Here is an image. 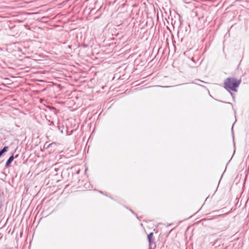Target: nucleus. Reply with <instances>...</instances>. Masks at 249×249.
Instances as JSON below:
<instances>
[{
	"label": "nucleus",
	"instance_id": "obj_1",
	"mask_svg": "<svg viewBox=\"0 0 249 249\" xmlns=\"http://www.w3.org/2000/svg\"><path fill=\"white\" fill-rule=\"evenodd\" d=\"M242 82L241 79H237L235 77H228L226 78L224 82V88L231 94L233 98V93L231 91L236 92L237 89Z\"/></svg>",
	"mask_w": 249,
	"mask_h": 249
},
{
	"label": "nucleus",
	"instance_id": "obj_2",
	"mask_svg": "<svg viewBox=\"0 0 249 249\" xmlns=\"http://www.w3.org/2000/svg\"><path fill=\"white\" fill-rule=\"evenodd\" d=\"M58 164H54L52 167L51 173L54 176H58L60 175L62 178H64V176L67 173V171L64 170L63 168L61 166L57 167Z\"/></svg>",
	"mask_w": 249,
	"mask_h": 249
},
{
	"label": "nucleus",
	"instance_id": "obj_3",
	"mask_svg": "<svg viewBox=\"0 0 249 249\" xmlns=\"http://www.w3.org/2000/svg\"><path fill=\"white\" fill-rule=\"evenodd\" d=\"M28 48L23 46L22 45H20V46H18V51L24 54H26L29 53L28 51Z\"/></svg>",
	"mask_w": 249,
	"mask_h": 249
},
{
	"label": "nucleus",
	"instance_id": "obj_4",
	"mask_svg": "<svg viewBox=\"0 0 249 249\" xmlns=\"http://www.w3.org/2000/svg\"><path fill=\"white\" fill-rule=\"evenodd\" d=\"M14 158H15L14 157V154L13 153L12 155L7 160L5 163V167H8L10 166L11 163L13 161Z\"/></svg>",
	"mask_w": 249,
	"mask_h": 249
},
{
	"label": "nucleus",
	"instance_id": "obj_5",
	"mask_svg": "<svg viewBox=\"0 0 249 249\" xmlns=\"http://www.w3.org/2000/svg\"><path fill=\"white\" fill-rule=\"evenodd\" d=\"M149 246L150 249H155L156 247L155 242H154V239L151 240V241H148Z\"/></svg>",
	"mask_w": 249,
	"mask_h": 249
},
{
	"label": "nucleus",
	"instance_id": "obj_6",
	"mask_svg": "<svg viewBox=\"0 0 249 249\" xmlns=\"http://www.w3.org/2000/svg\"><path fill=\"white\" fill-rule=\"evenodd\" d=\"M8 146H5L3 147V148L1 150H0V158L1 157V156L4 153H5L8 150Z\"/></svg>",
	"mask_w": 249,
	"mask_h": 249
},
{
	"label": "nucleus",
	"instance_id": "obj_7",
	"mask_svg": "<svg viewBox=\"0 0 249 249\" xmlns=\"http://www.w3.org/2000/svg\"><path fill=\"white\" fill-rule=\"evenodd\" d=\"M153 235H154V234H153V232H150L148 234V235H147L148 241H151V240L154 239Z\"/></svg>",
	"mask_w": 249,
	"mask_h": 249
},
{
	"label": "nucleus",
	"instance_id": "obj_8",
	"mask_svg": "<svg viewBox=\"0 0 249 249\" xmlns=\"http://www.w3.org/2000/svg\"><path fill=\"white\" fill-rule=\"evenodd\" d=\"M175 18H178V19L179 20L180 26L182 25L183 24V20L182 19V17L179 16V17H174Z\"/></svg>",
	"mask_w": 249,
	"mask_h": 249
},
{
	"label": "nucleus",
	"instance_id": "obj_9",
	"mask_svg": "<svg viewBox=\"0 0 249 249\" xmlns=\"http://www.w3.org/2000/svg\"><path fill=\"white\" fill-rule=\"evenodd\" d=\"M63 129H66V132H67V135H70L71 134H72V133H73V131H74V129H72V130H71L70 132L68 130V128L67 127L66 128H64L63 127Z\"/></svg>",
	"mask_w": 249,
	"mask_h": 249
},
{
	"label": "nucleus",
	"instance_id": "obj_10",
	"mask_svg": "<svg viewBox=\"0 0 249 249\" xmlns=\"http://www.w3.org/2000/svg\"><path fill=\"white\" fill-rule=\"evenodd\" d=\"M49 17H45V16H43L41 18V19L40 20V21H41L42 22H47V20H42V19H45L46 18H49Z\"/></svg>",
	"mask_w": 249,
	"mask_h": 249
},
{
	"label": "nucleus",
	"instance_id": "obj_11",
	"mask_svg": "<svg viewBox=\"0 0 249 249\" xmlns=\"http://www.w3.org/2000/svg\"><path fill=\"white\" fill-rule=\"evenodd\" d=\"M130 211L132 213L134 214L135 215L137 216V214L132 210L130 209Z\"/></svg>",
	"mask_w": 249,
	"mask_h": 249
},
{
	"label": "nucleus",
	"instance_id": "obj_12",
	"mask_svg": "<svg viewBox=\"0 0 249 249\" xmlns=\"http://www.w3.org/2000/svg\"><path fill=\"white\" fill-rule=\"evenodd\" d=\"M15 44L16 45H20L19 43H15Z\"/></svg>",
	"mask_w": 249,
	"mask_h": 249
},
{
	"label": "nucleus",
	"instance_id": "obj_13",
	"mask_svg": "<svg viewBox=\"0 0 249 249\" xmlns=\"http://www.w3.org/2000/svg\"><path fill=\"white\" fill-rule=\"evenodd\" d=\"M226 103L227 104H230V105H232V104L231 103H230V102H227Z\"/></svg>",
	"mask_w": 249,
	"mask_h": 249
},
{
	"label": "nucleus",
	"instance_id": "obj_14",
	"mask_svg": "<svg viewBox=\"0 0 249 249\" xmlns=\"http://www.w3.org/2000/svg\"><path fill=\"white\" fill-rule=\"evenodd\" d=\"M53 143H50L48 146V147H49L50 146H51V145H52Z\"/></svg>",
	"mask_w": 249,
	"mask_h": 249
},
{
	"label": "nucleus",
	"instance_id": "obj_15",
	"mask_svg": "<svg viewBox=\"0 0 249 249\" xmlns=\"http://www.w3.org/2000/svg\"><path fill=\"white\" fill-rule=\"evenodd\" d=\"M60 131H61V132L62 133H63V130L62 129V130H61Z\"/></svg>",
	"mask_w": 249,
	"mask_h": 249
},
{
	"label": "nucleus",
	"instance_id": "obj_16",
	"mask_svg": "<svg viewBox=\"0 0 249 249\" xmlns=\"http://www.w3.org/2000/svg\"><path fill=\"white\" fill-rule=\"evenodd\" d=\"M56 179L57 180V181L60 180V179L59 178H57Z\"/></svg>",
	"mask_w": 249,
	"mask_h": 249
},
{
	"label": "nucleus",
	"instance_id": "obj_17",
	"mask_svg": "<svg viewBox=\"0 0 249 249\" xmlns=\"http://www.w3.org/2000/svg\"><path fill=\"white\" fill-rule=\"evenodd\" d=\"M100 193L101 194H103L104 193L102 191H100Z\"/></svg>",
	"mask_w": 249,
	"mask_h": 249
},
{
	"label": "nucleus",
	"instance_id": "obj_18",
	"mask_svg": "<svg viewBox=\"0 0 249 249\" xmlns=\"http://www.w3.org/2000/svg\"><path fill=\"white\" fill-rule=\"evenodd\" d=\"M99 17H100L99 16L96 17L95 18H98Z\"/></svg>",
	"mask_w": 249,
	"mask_h": 249
},
{
	"label": "nucleus",
	"instance_id": "obj_19",
	"mask_svg": "<svg viewBox=\"0 0 249 249\" xmlns=\"http://www.w3.org/2000/svg\"><path fill=\"white\" fill-rule=\"evenodd\" d=\"M157 17V19H159V16H157V17Z\"/></svg>",
	"mask_w": 249,
	"mask_h": 249
},
{
	"label": "nucleus",
	"instance_id": "obj_20",
	"mask_svg": "<svg viewBox=\"0 0 249 249\" xmlns=\"http://www.w3.org/2000/svg\"><path fill=\"white\" fill-rule=\"evenodd\" d=\"M171 19L173 20V16H171Z\"/></svg>",
	"mask_w": 249,
	"mask_h": 249
},
{
	"label": "nucleus",
	"instance_id": "obj_21",
	"mask_svg": "<svg viewBox=\"0 0 249 249\" xmlns=\"http://www.w3.org/2000/svg\"><path fill=\"white\" fill-rule=\"evenodd\" d=\"M120 25H122V23H120V24L118 25V26H119Z\"/></svg>",
	"mask_w": 249,
	"mask_h": 249
}]
</instances>
